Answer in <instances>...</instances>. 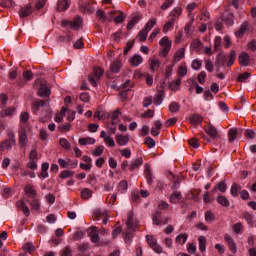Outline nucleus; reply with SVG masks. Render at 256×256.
<instances>
[{"label": "nucleus", "instance_id": "nucleus-33", "mask_svg": "<svg viewBox=\"0 0 256 256\" xmlns=\"http://www.w3.org/2000/svg\"><path fill=\"white\" fill-rule=\"evenodd\" d=\"M107 130L109 135H115L117 133V124L115 121L112 120L107 124Z\"/></svg>", "mask_w": 256, "mask_h": 256}, {"label": "nucleus", "instance_id": "nucleus-57", "mask_svg": "<svg viewBox=\"0 0 256 256\" xmlns=\"http://www.w3.org/2000/svg\"><path fill=\"white\" fill-rule=\"evenodd\" d=\"M250 77H251V73L244 72L238 76L237 81H239L240 83H243V81H247V79H249Z\"/></svg>", "mask_w": 256, "mask_h": 256}, {"label": "nucleus", "instance_id": "nucleus-55", "mask_svg": "<svg viewBox=\"0 0 256 256\" xmlns=\"http://www.w3.org/2000/svg\"><path fill=\"white\" fill-rule=\"evenodd\" d=\"M214 220H215V214H213V212H211V211H207L205 213L206 223H213Z\"/></svg>", "mask_w": 256, "mask_h": 256}, {"label": "nucleus", "instance_id": "nucleus-40", "mask_svg": "<svg viewBox=\"0 0 256 256\" xmlns=\"http://www.w3.org/2000/svg\"><path fill=\"white\" fill-rule=\"evenodd\" d=\"M180 109H181V104H179L178 102H171L169 105L170 113H179Z\"/></svg>", "mask_w": 256, "mask_h": 256}, {"label": "nucleus", "instance_id": "nucleus-26", "mask_svg": "<svg viewBox=\"0 0 256 256\" xmlns=\"http://www.w3.org/2000/svg\"><path fill=\"white\" fill-rule=\"evenodd\" d=\"M127 189H129V184L127 183V180H122L118 183L117 191L119 193H127Z\"/></svg>", "mask_w": 256, "mask_h": 256}, {"label": "nucleus", "instance_id": "nucleus-18", "mask_svg": "<svg viewBox=\"0 0 256 256\" xmlns=\"http://www.w3.org/2000/svg\"><path fill=\"white\" fill-rule=\"evenodd\" d=\"M18 141L21 147H25L29 143V138H27V132L25 130L20 131Z\"/></svg>", "mask_w": 256, "mask_h": 256}, {"label": "nucleus", "instance_id": "nucleus-1", "mask_svg": "<svg viewBox=\"0 0 256 256\" xmlns=\"http://www.w3.org/2000/svg\"><path fill=\"white\" fill-rule=\"evenodd\" d=\"M7 139L0 143V151H11L13 149V145L17 143V139L15 138V132L13 130L8 131Z\"/></svg>", "mask_w": 256, "mask_h": 256}, {"label": "nucleus", "instance_id": "nucleus-52", "mask_svg": "<svg viewBox=\"0 0 256 256\" xmlns=\"http://www.w3.org/2000/svg\"><path fill=\"white\" fill-rule=\"evenodd\" d=\"M201 40L196 39L191 43V47L194 51H196L198 53V51H201Z\"/></svg>", "mask_w": 256, "mask_h": 256}, {"label": "nucleus", "instance_id": "nucleus-47", "mask_svg": "<svg viewBox=\"0 0 256 256\" xmlns=\"http://www.w3.org/2000/svg\"><path fill=\"white\" fill-rule=\"evenodd\" d=\"M141 20V18L139 16H134L127 24V29H133V27H135V25H137V23H139V21Z\"/></svg>", "mask_w": 256, "mask_h": 256}, {"label": "nucleus", "instance_id": "nucleus-42", "mask_svg": "<svg viewBox=\"0 0 256 256\" xmlns=\"http://www.w3.org/2000/svg\"><path fill=\"white\" fill-rule=\"evenodd\" d=\"M23 251H26V253H34L35 251V245L32 244V242L25 243L22 246Z\"/></svg>", "mask_w": 256, "mask_h": 256}, {"label": "nucleus", "instance_id": "nucleus-16", "mask_svg": "<svg viewBox=\"0 0 256 256\" xmlns=\"http://www.w3.org/2000/svg\"><path fill=\"white\" fill-rule=\"evenodd\" d=\"M238 61L242 67H247L249 65V54L247 52H243L242 54L239 55Z\"/></svg>", "mask_w": 256, "mask_h": 256}, {"label": "nucleus", "instance_id": "nucleus-51", "mask_svg": "<svg viewBox=\"0 0 256 256\" xmlns=\"http://www.w3.org/2000/svg\"><path fill=\"white\" fill-rule=\"evenodd\" d=\"M147 35H149V32L145 29H142L138 35H137V39L139 41H147Z\"/></svg>", "mask_w": 256, "mask_h": 256}, {"label": "nucleus", "instance_id": "nucleus-29", "mask_svg": "<svg viewBox=\"0 0 256 256\" xmlns=\"http://www.w3.org/2000/svg\"><path fill=\"white\" fill-rule=\"evenodd\" d=\"M15 111H17V109H15V107L7 108L0 112V116L1 117H12L15 114Z\"/></svg>", "mask_w": 256, "mask_h": 256}, {"label": "nucleus", "instance_id": "nucleus-49", "mask_svg": "<svg viewBox=\"0 0 256 256\" xmlns=\"http://www.w3.org/2000/svg\"><path fill=\"white\" fill-rule=\"evenodd\" d=\"M154 25H157V19H156V18H151V19L147 22V24H146L144 30H146V31L149 33V31H151V29H153V26H154Z\"/></svg>", "mask_w": 256, "mask_h": 256}, {"label": "nucleus", "instance_id": "nucleus-54", "mask_svg": "<svg viewBox=\"0 0 256 256\" xmlns=\"http://www.w3.org/2000/svg\"><path fill=\"white\" fill-rule=\"evenodd\" d=\"M173 25H175V18H172L171 20H169L168 22L165 23V25L163 27V33H167L169 31V29H171V27H173Z\"/></svg>", "mask_w": 256, "mask_h": 256}, {"label": "nucleus", "instance_id": "nucleus-45", "mask_svg": "<svg viewBox=\"0 0 256 256\" xmlns=\"http://www.w3.org/2000/svg\"><path fill=\"white\" fill-rule=\"evenodd\" d=\"M182 12L183 10L181 9V7H176L170 12V17H173L172 19H174L175 21V19L181 16Z\"/></svg>", "mask_w": 256, "mask_h": 256}, {"label": "nucleus", "instance_id": "nucleus-23", "mask_svg": "<svg viewBox=\"0 0 256 256\" xmlns=\"http://www.w3.org/2000/svg\"><path fill=\"white\" fill-rule=\"evenodd\" d=\"M181 199H183V195H181V192L175 191L170 195L169 201L170 203L176 204V203H179Z\"/></svg>", "mask_w": 256, "mask_h": 256}, {"label": "nucleus", "instance_id": "nucleus-46", "mask_svg": "<svg viewBox=\"0 0 256 256\" xmlns=\"http://www.w3.org/2000/svg\"><path fill=\"white\" fill-rule=\"evenodd\" d=\"M103 151H105V146H97L95 150L92 152V155L93 157H101V155H103Z\"/></svg>", "mask_w": 256, "mask_h": 256}, {"label": "nucleus", "instance_id": "nucleus-2", "mask_svg": "<svg viewBox=\"0 0 256 256\" xmlns=\"http://www.w3.org/2000/svg\"><path fill=\"white\" fill-rule=\"evenodd\" d=\"M105 70L101 67H94L93 72L88 76V81L92 87H97V82L103 77Z\"/></svg>", "mask_w": 256, "mask_h": 256}, {"label": "nucleus", "instance_id": "nucleus-21", "mask_svg": "<svg viewBox=\"0 0 256 256\" xmlns=\"http://www.w3.org/2000/svg\"><path fill=\"white\" fill-rule=\"evenodd\" d=\"M183 57H185V48H180L174 54L173 63H179Z\"/></svg>", "mask_w": 256, "mask_h": 256}, {"label": "nucleus", "instance_id": "nucleus-35", "mask_svg": "<svg viewBox=\"0 0 256 256\" xmlns=\"http://www.w3.org/2000/svg\"><path fill=\"white\" fill-rule=\"evenodd\" d=\"M187 239H189V235H187V233L179 234L176 237V243H178V245H185V243H187Z\"/></svg>", "mask_w": 256, "mask_h": 256}, {"label": "nucleus", "instance_id": "nucleus-8", "mask_svg": "<svg viewBox=\"0 0 256 256\" xmlns=\"http://www.w3.org/2000/svg\"><path fill=\"white\" fill-rule=\"evenodd\" d=\"M24 193H26L27 197L30 199H36L37 197V190H35V186L31 184H26L24 187Z\"/></svg>", "mask_w": 256, "mask_h": 256}, {"label": "nucleus", "instance_id": "nucleus-48", "mask_svg": "<svg viewBox=\"0 0 256 256\" xmlns=\"http://www.w3.org/2000/svg\"><path fill=\"white\" fill-rule=\"evenodd\" d=\"M60 146L66 151H71V143L65 138L60 139Z\"/></svg>", "mask_w": 256, "mask_h": 256}, {"label": "nucleus", "instance_id": "nucleus-20", "mask_svg": "<svg viewBox=\"0 0 256 256\" xmlns=\"http://www.w3.org/2000/svg\"><path fill=\"white\" fill-rule=\"evenodd\" d=\"M116 142L118 145L120 146H125L127 145V143H129V135H122V134H118L116 136Z\"/></svg>", "mask_w": 256, "mask_h": 256}, {"label": "nucleus", "instance_id": "nucleus-59", "mask_svg": "<svg viewBox=\"0 0 256 256\" xmlns=\"http://www.w3.org/2000/svg\"><path fill=\"white\" fill-rule=\"evenodd\" d=\"M144 143L148 146V149H153V146L155 145V140L148 136L144 139Z\"/></svg>", "mask_w": 256, "mask_h": 256}, {"label": "nucleus", "instance_id": "nucleus-62", "mask_svg": "<svg viewBox=\"0 0 256 256\" xmlns=\"http://www.w3.org/2000/svg\"><path fill=\"white\" fill-rule=\"evenodd\" d=\"M15 5V2L12 0H0V7H13Z\"/></svg>", "mask_w": 256, "mask_h": 256}, {"label": "nucleus", "instance_id": "nucleus-30", "mask_svg": "<svg viewBox=\"0 0 256 256\" xmlns=\"http://www.w3.org/2000/svg\"><path fill=\"white\" fill-rule=\"evenodd\" d=\"M198 242H199V249L202 253H205L206 249H207V238H205V236H200L198 238Z\"/></svg>", "mask_w": 256, "mask_h": 256}, {"label": "nucleus", "instance_id": "nucleus-27", "mask_svg": "<svg viewBox=\"0 0 256 256\" xmlns=\"http://www.w3.org/2000/svg\"><path fill=\"white\" fill-rule=\"evenodd\" d=\"M242 187L238 183H233L230 189V193L232 197H238L239 193H241Z\"/></svg>", "mask_w": 256, "mask_h": 256}, {"label": "nucleus", "instance_id": "nucleus-64", "mask_svg": "<svg viewBox=\"0 0 256 256\" xmlns=\"http://www.w3.org/2000/svg\"><path fill=\"white\" fill-rule=\"evenodd\" d=\"M221 49V36H218L214 40V51H219Z\"/></svg>", "mask_w": 256, "mask_h": 256}, {"label": "nucleus", "instance_id": "nucleus-6", "mask_svg": "<svg viewBox=\"0 0 256 256\" xmlns=\"http://www.w3.org/2000/svg\"><path fill=\"white\" fill-rule=\"evenodd\" d=\"M204 130L212 139H219L221 137L219 135V130H217V128L211 124H209L208 127H205Z\"/></svg>", "mask_w": 256, "mask_h": 256}, {"label": "nucleus", "instance_id": "nucleus-9", "mask_svg": "<svg viewBox=\"0 0 256 256\" xmlns=\"http://www.w3.org/2000/svg\"><path fill=\"white\" fill-rule=\"evenodd\" d=\"M224 239L232 253H237V244H235V240H233V237L229 234H225Z\"/></svg>", "mask_w": 256, "mask_h": 256}, {"label": "nucleus", "instance_id": "nucleus-53", "mask_svg": "<svg viewBox=\"0 0 256 256\" xmlns=\"http://www.w3.org/2000/svg\"><path fill=\"white\" fill-rule=\"evenodd\" d=\"M243 224L241 222H237L236 224H234L233 226V231L234 233H236L237 235H239L240 233H243Z\"/></svg>", "mask_w": 256, "mask_h": 256}, {"label": "nucleus", "instance_id": "nucleus-56", "mask_svg": "<svg viewBox=\"0 0 256 256\" xmlns=\"http://www.w3.org/2000/svg\"><path fill=\"white\" fill-rule=\"evenodd\" d=\"M7 101H9V96L5 94L0 95V109H3L7 105Z\"/></svg>", "mask_w": 256, "mask_h": 256}, {"label": "nucleus", "instance_id": "nucleus-37", "mask_svg": "<svg viewBox=\"0 0 256 256\" xmlns=\"http://www.w3.org/2000/svg\"><path fill=\"white\" fill-rule=\"evenodd\" d=\"M110 69H111L112 73H119V71H121V61L115 60L111 64Z\"/></svg>", "mask_w": 256, "mask_h": 256}, {"label": "nucleus", "instance_id": "nucleus-24", "mask_svg": "<svg viewBox=\"0 0 256 256\" xmlns=\"http://www.w3.org/2000/svg\"><path fill=\"white\" fill-rule=\"evenodd\" d=\"M216 201L217 203H219V205H221L222 207H229L231 205V202L229 201V199H227V197L223 196V195H218L216 197Z\"/></svg>", "mask_w": 256, "mask_h": 256}, {"label": "nucleus", "instance_id": "nucleus-38", "mask_svg": "<svg viewBox=\"0 0 256 256\" xmlns=\"http://www.w3.org/2000/svg\"><path fill=\"white\" fill-rule=\"evenodd\" d=\"M79 145H95V138H80L78 140Z\"/></svg>", "mask_w": 256, "mask_h": 256}, {"label": "nucleus", "instance_id": "nucleus-11", "mask_svg": "<svg viewBox=\"0 0 256 256\" xmlns=\"http://www.w3.org/2000/svg\"><path fill=\"white\" fill-rule=\"evenodd\" d=\"M71 5V0H59L57 3V11L60 13L67 11L68 7Z\"/></svg>", "mask_w": 256, "mask_h": 256}, {"label": "nucleus", "instance_id": "nucleus-12", "mask_svg": "<svg viewBox=\"0 0 256 256\" xmlns=\"http://www.w3.org/2000/svg\"><path fill=\"white\" fill-rule=\"evenodd\" d=\"M133 217V212H130L126 222L127 228L130 229V231H135V229H137V222L133 220Z\"/></svg>", "mask_w": 256, "mask_h": 256}, {"label": "nucleus", "instance_id": "nucleus-10", "mask_svg": "<svg viewBox=\"0 0 256 256\" xmlns=\"http://www.w3.org/2000/svg\"><path fill=\"white\" fill-rule=\"evenodd\" d=\"M32 13H33V7L31 6V4H27L26 6L22 7L19 10V15L21 19H24V17H29V15H31Z\"/></svg>", "mask_w": 256, "mask_h": 256}, {"label": "nucleus", "instance_id": "nucleus-17", "mask_svg": "<svg viewBox=\"0 0 256 256\" xmlns=\"http://www.w3.org/2000/svg\"><path fill=\"white\" fill-rule=\"evenodd\" d=\"M152 221L154 225H161L163 223V214L161 211L156 210V212L152 215Z\"/></svg>", "mask_w": 256, "mask_h": 256}, {"label": "nucleus", "instance_id": "nucleus-19", "mask_svg": "<svg viewBox=\"0 0 256 256\" xmlns=\"http://www.w3.org/2000/svg\"><path fill=\"white\" fill-rule=\"evenodd\" d=\"M149 67L151 71H158L161 67V61L157 58H152L149 60Z\"/></svg>", "mask_w": 256, "mask_h": 256}, {"label": "nucleus", "instance_id": "nucleus-3", "mask_svg": "<svg viewBox=\"0 0 256 256\" xmlns=\"http://www.w3.org/2000/svg\"><path fill=\"white\" fill-rule=\"evenodd\" d=\"M160 45L162 46V50H160V55L162 57H167L169 51H171V41H169V38L167 36H164L160 40Z\"/></svg>", "mask_w": 256, "mask_h": 256}, {"label": "nucleus", "instance_id": "nucleus-4", "mask_svg": "<svg viewBox=\"0 0 256 256\" xmlns=\"http://www.w3.org/2000/svg\"><path fill=\"white\" fill-rule=\"evenodd\" d=\"M38 97H51V89L47 86L46 81H41L37 92Z\"/></svg>", "mask_w": 256, "mask_h": 256}, {"label": "nucleus", "instance_id": "nucleus-61", "mask_svg": "<svg viewBox=\"0 0 256 256\" xmlns=\"http://www.w3.org/2000/svg\"><path fill=\"white\" fill-rule=\"evenodd\" d=\"M188 144L190 147H193V149H198L199 147V139L197 138H191L188 140Z\"/></svg>", "mask_w": 256, "mask_h": 256}, {"label": "nucleus", "instance_id": "nucleus-50", "mask_svg": "<svg viewBox=\"0 0 256 256\" xmlns=\"http://www.w3.org/2000/svg\"><path fill=\"white\" fill-rule=\"evenodd\" d=\"M75 175V172L71 170H64L60 173V179H69L70 177H73Z\"/></svg>", "mask_w": 256, "mask_h": 256}, {"label": "nucleus", "instance_id": "nucleus-58", "mask_svg": "<svg viewBox=\"0 0 256 256\" xmlns=\"http://www.w3.org/2000/svg\"><path fill=\"white\" fill-rule=\"evenodd\" d=\"M85 237V232L83 231H77L73 234V241H81Z\"/></svg>", "mask_w": 256, "mask_h": 256}, {"label": "nucleus", "instance_id": "nucleus-41", "mask_svg": "<svg viewBox=\"0 0 256 256\" xmlns=\"http://www.w3.org/2000/svg\"><path fill=\"white\" fill-rule=\"evenodd\" d=\"M242 219H245V221L248 223V225H250L251 227H253V214L249 213V212H244L242 214Z\"/></svg>", "mask_w": 256, "mask_h": 256}, {"label": "nucleus", "instance_id": "nucleus-14", "mask_svg": "<svg viewBox=\"0 0 256 256\" xmlns=\"http://www.w3.org/2000/svg\"><path fill=\"white\" fill-rule=\"evenodd\" d=\"M145 177L148 185H153V172L151 171V165L145 164Z\"/></svg>", "mask_w": 256, "mask_h": 256}, {"label": "nucleus", "instance_id": "nucleus-60", "mask_svg": "<svg viewBox=\"0 0 256 256\" xmlns=\"http://www.w3.org/2000/svg\"><path fill=\"white\" fill-rule=\"evenodd\" d=\"M146 240H147L148 245L151 248H153L154 245L157 243V239H155V237H153V235H147Z\"/></svg>", "mask_w": 256, "mask_h": 256}, {"label": "nucleus", "instance_id": "nucleus-36", "mask_svg": "<svg viewBox=\"0 0 256 256\" xmlns=\"http://www.w3.org/2000/svg\"><path fill=\"white\" fill-rule=\"evenodd\" d=\"M143 63V57H141L140 55H134L131 59V65H133V67H139V65H141Z\"/></svg>", "mask_w": 256, "mask_h": 256}, {"label": "nucleus", "instance_id": "nucleus-32", "mask_svg": "<svg viewBox=\"0 0 256 256\" xmlns=\"http://www.w3.org/2000/svg\"><path fill=\"white\" fill-rule=\"evenodd\" d=\"M141 165H143V158L139 157L129 167V171L133 172L135 169H139V167H141Z\"/></svg>", "mask_w": 256, "mask_h": 256}, {"label": "nucleus", "instance_id": "nucleus-7", "mask_svg": "<svg viewBox=\"0 0 256 256\" xmlns=\"http://www.w3.org/2000/svg\"><path fill=\"white\" fill-rule=\"evenodd\" d=\"M81 27H83V18L81 16H76L70 21V29H73V31H79Z\"/></svg>", "mask_w": 256, "mask_h": 256}, {"label": "nucleus", "instance_id": "nucleus-13", "mask_svg": "<svg viewBox=\"0 0 256 256\" xmlns=\"http://www.w3.org/2000/svg\"><path fill=\"white\" fill-rule=\"evenodd\" d=\"M17 207L18 209H20V211H22L24 213V215L26 217H29V215H31V211L29 210V206H27V204H25V201L20 200L17 202Z\"/></svg>", "mask_w": 256, "mask_h": 256}, {"label": "nucleus", "instance_id": "nucleus-43", "mask_svg": "<svg viewBox=\"0 0 256 256\" xmlns=\"http://www.w3.org/2000/svg\"><path fill=\"white\" fill-rule=\"evenodd\" d=\"M96 16L98 17L100 23H105V21H107V15L103 11V9H98L96 12Z\"/></svg>", "mask_w": 256, "mask_h": 256}, {"label": "nucleus", "instance_id": "nucleus-22", "mask_svg": "<svg viewBox=\"0 0 256 256\" xmlns=\"http://www.w3.org/2000/svg\"><path fill=\"white\" fill-rule=\"evenodd\" d=\"M248 27H249V24L247 22L242 23L239 30L235 32V36L238 39H241L243 35H245V32L247 31Z\"/></svg>", "mask_w": 256, "mask_h": 256}, {"label": "nucleus", "instance_id": "nucleus-44", "mask_svg": "<svg viewBox=\"0 0 256 256\" xmlns=\"http://www.w3.org/2000/svg\"><path fill=\"white\" fill-rule=\"evenodd\" d=\"M92 195H93V191H91V189L89 188H84L81 191L82 199H91Z\"/></svg>", "mask_w": 256, "mask_h": 256}, {"label": "nucleus", "instance_id": "nucleus-15", "mask_svg": "<svg viewBox=\"0 0 256 256\" xmlns=\"http://www.w3.org/2000/svg\"><path fill=\"white\" fill-rule=\"evenodd\" d=\"M49 103L48 100H35L32 104V109L34 113H37L41 109V107H45Z\"/></svg>", "mask_w": 256, "mask_h": 256}, {"label": "nucleus", "instance_id": "nucleus-5", "mask_svg": "<svg viewBox=\"0 0 256 256\" xmlns=\"http://www.w3.org/2000/svg\"><path fill=\"white\" fill-rule=\"evenodd\" d=\"M89 231L88 236L90 237V241L92 243H99V228L97 226H91Z\"/></svg>", "mask_w": 256, "mask_h": 256}, {"label": "nucleus", "instance_id": "nucleus-31", "mask_svg": "<svg viewBox=\"0 0 256 256\" xmlns=\"http://www.w3.org/2000/svg\"><path fill=\"white\" fill-rule=\"evenodd\" d=\"M189 121L191 125H195L197 123H203V116L199 114H193L192 116L189 117Z\"/></svg>", "mask_w": 256, "mask_h": 256}, {"label": "nucleus", "instance_id": "nucleus-28", "mask_svg": "<svg viewBox=\"0 0 256 256\" xmlns=\"http://www.w3.org/2000/svg\"><path fill=\"white\" fill-rule=\"evenodd\" d=\"M239 134V131L237 128H231L228 132V141L229 143H233L235 139H237V135Z\"/></svg>", "mask_w": 256, "mask_h": 256}, {"label": "nucleus", "instance_id": "nucleus-39", "mask_svg": "<svg viewBox=\"0 0 256 256\" xmlns=\"http://www.w3.org/2000/svg\"><path fill=\"white\" fill-rule=\"evenodd\" d=\"M163 99H165V92H159L154 97V105H161L163 103Z\"/></svg>", "mask_w": 256, "mask_h": 256}, {"label": "nucleus", "instance_id": "nucleus-34", "mask_svg": "<svg viewBox=\"0 0 256 256\" xmlns=\"http://www.w3.org/2000/svg\"><path fill=\"white\" fill-rule=\"evenodd\" d=\"M229 60L226 63L227 67H233V64L235 63V59H237V52L232 50L228 56Z\"/></svg>", "mask_w": 256, "mask_h": 256}, {"label": "nucleus", "instance_id": "nucleus-63", "mask_svg": "<svg viewBox=\"0 0 256 256\" xmlns=\"http://www.w3.org/2000/svg\"><path fill=\"white\" fill-rule=\"evenodd\" d=\"M23 77L25 81H31L33 79V72L31 70H26L23 72Z\"/></svg>", "mask_w": 256, "mask_h": 256}, {"label": "nucleus", "instance_id": "nucleus-25", "mask_svg": "<svg viewBox=\"0 0 256 256\" xmlns=\"http://www.w3.org/2000/svg\"><path fill=\"white\" fill-rule=\"evenodd\" d=\"M217 189L220 191V193H225V191H227V184L225 181H221L215 185V187L212 189V193H217Z\"/></svg>", "mask_w": 256, "mask_h": 256}]
</instances>
